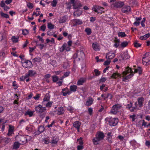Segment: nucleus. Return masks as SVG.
Wrapping results in <instances>:
<instances>
[{
    "mask_svg": "<svg viewBox=\"0 0 150 150\" xmlns=\"http://www.w3.org/2000/svg\"><path fill=\"white\" fill-rule=\"evenodd\" d=\"M85 57V54L84 52L82 51H76L73 55V57L74 59L79 61L81 59Z\"/></svg>",
    "mask_w": 150,
    "mask_h": 150,
    "instance_id": "20e7f679",
    "label": "nucleus"
},
{
    "mask_svg": "<svg viewBox=\"0 0 150 150\" xmlns=\"http://www.w3.org/2000/svg\"><path fill=\"white\" fill-rule=\"evenodd\" d=\"M150 36V34L148 33L143 36H141L140 37V39L141 40H146Z\"/></svg>",
    "mask_w": 150,
    "mask_h": 150,
    "instance_id": "393cba45",
    "label": "nucleus"
},
{
    "mask_svg": "<svg viewBox=\"0 0 150 150\" xmlns=\"http://www.w3.org/2000/svg\"><path fill=\"white\" fill-rule=\"evenodd\" d=\"M93 101V99L91 98H89L88 100L86 102V105L88 106H90L92 103Z\"/></svg>",
    "mask_w": 150,
    "mask_h": 150,
    "instance_id": "b1692460",
    "label": "nucleus"
},
{
    "mask_svg": "<svg viewBox=\"0 0 150 150\" xmlns=\"http://www.w3.org/2000/svg\"><path fill=\"white\" fill-rule=\"evenodd\" d=\"M17 140L20 144H25L26 142V138L22 136H19L17 137Z\"/></svg>",
    "mask_w": 150,
    "mask_h": 150,
    "instance_id": "6e6552de",
    "label": "nucleus"
},
{
    "mask_svg": "<svg viewBox=\"0 0 150 150\" xmlns=\"http://www.w3.org/2000/svg\"><path fill=\"white\" fill-rule=\"evenodd\" d=\"M52 78L53 81L54 82L57 81L58 80V77L57 76H52Z\"/></svg>",
    "mask_w": 150,
    "mask_h": 150,
    "instance_id": "680f3d73",
    "label": "nucleus"
},
{
    "mask_svg": "<svg viewBox=\"0 0 150 150\" xmlns=\"http://www.w3.org/2000/svg\"><path fill=\"white\" fill-rule=\"evenodd\" d=\"M67 19L66 16H65L61 17L59 19V22L60 23H62L65 22Z\"/></svg>",
    "mask_w": 150,
    "mask_h": 150,
    "instance_id": "aec40b11",
    "label": "nucleus"
},
{
    "mask_svg": "<svg viewBox=\"0 0 150 150\" xmlns=\"http://www.w3.org/2000/svg\"><path fill=\"white\" fill-rule=\"evenodd\" d=\"M110 60L109 59H107V60L104 62L103 64L105 66L109 65L110 62Z\"/></svg>",
    "mask_w": 150,
    "mask_h": 150,
    "instance_id": "603ef678",
    "label": "nucleus"
},
{
    "mask_svg": "<svg viewBox=\"0 0 150 150\" xmlns=\"http://www.w3.org/2000/svg\"><path fill=\"white\" fill-rule=\"evenodd\" d=\"M81 125V123L79 121H76L74 123L73 126L78 130L79 132L80 126Z\"/></svg>",
    "mask_w": 150,
    "mask_h": 150,
    "instance_id": "a211bd4d",
    "label": "nucleus"
},
{
    "mask_svg": "<svg viewBox=\"0 0 150 150\" xmlns=\"http://www.w3.org/2000/svg\"><path fill=\"white\" fill-rule=\"evenodd\" d=\"M27 6L30 9H32L33 7V4L30 2H28L27 3Z\"/></svg>",
    "mask_w": 150,
    "mask_h": 150,
    "instance_id": "3c124183",
    "label": "nucleus"
},
{
    "mask_svg": "<svg viewBox=\"0 0 150 150\" xmlns=\"http://www.w3.org/2000/svg\"><path fill=\"white\" fill-rule=\"evenodd\" d=\"M133 45L134 46L137 48L140 47L142 45L141 44L139 43L137 41H134Z\"/></svg>",
    "mask_w": 150,
    "mask_h": 150,
    "instance_id": "72a5a7b5",
    "label": "nucleus"
},
{
    "mask_svg": "<svg viewBox=\"0 0 150 150\" xmlns=\"http://www.w3.org/2000/svg\"><path fill=\"white\" fill-rule=\"evenodd\" d=\"M24 63H26L28 65H30L31 66V65H33V63L30 61L28 60H25L24 62Z\"/></svg>",
    "mask_w": 150,
    "mask_h": 150,
    "instance_id": "5fc2aeb1",
    "label": "nucleus"
},
{
    "mask_svg": "<svg viewBox=\"0 0 150 150\" xmlns=\"http://www.w3.org/2000/svg\"><path fill=\"white\" fill-rule=\"evenodd\" d=\"M46 28V26L45 25H42L40 28V30L42 31H44Z\"/></svg>",
    "mask_w": 150,
    "mask_h": 150,
    "instance_id": "e2e57ef3",
    "label": "nucleus"
},
{
    "mask_svg": "<svg viewBox=\"0 0 150 150\" xmlns=\"http://www.w3.org/2000/svg\"><path fill=\"white\" fill-rule=\"evenodd\" d=\"M57 4V0H53L51 2V5L54 7L56 6Z\"/></svg>",
    "mask_w": 150,
    "mask_h": 150,
    "instance_id": "864d4df0",
    "label": "nucleus"
},
{
    "mask_svg": "<svg viewBox=\"0 0 150 150\" xmlns=\"http://www.w3.org/2000/svg\"><path fill=\"white\" fill-rule=\"evenodd\" d=\"M136 108H137L136 106V107H132H132H129V109L130 110V111L131 112H133L134 110V109Z\"/></svg>",
    "mask_w": 150,
    "mask_h": 150,
    "instance_id": "69168bd1",
    "label": "nucleus"
},
{
    "mask_svg": "<svg viewBox=\"0 0 150 150\" xmlns=\"http://www.w3.org/2000/svg\"><path fill=\"white\" fill-rule=\"evenodd\" d=\"M28 30L24 29L22 30V34L25 35H27L28 33Z\"/></svg>",
    "mask_w": 150,
    "mask_h": 150,
    "instance_id": "13d9d810",
    "label": "nucleus"
},
{
    "mask_svg": "<svg viewBox=\"0 0 150 150\" xmlns=\"http://www.w3.org/2000/svg\"><path fill=\"white\" fill-rule=\"evenodd\" d=\"M5 57V54L3 52H0V60H3Z\"/></svg>",
    "mask_w": 150,
    "mask_h": 150,
    "instance_id": "a19ab883",
    "label": "nucleus"
},
{
    "mask_svg": "<svg viewBox=\"0 0 150 150\" xmlns=\"http://www.w3.org/2000/svg\"><path fill=\"white\" fill-rule=\"evenodd\" d=\"M117 35L119 37H124L127 36V35L125 34V32H119Z\"/></svg>",
    "mask_w": 150,
    "mask_h": 150,
    "instance_id": "a18cd8bd",
    "label": "nucleus"
},
{
    "mask_svg": "<svg viewBox=\"0 0 150 150\" xmlns=\"http://www.w3.org/2000/svg\"><path fill=\"white\" fill-rule=\"evenodd\" d=\"M35 111H27L25 113V115H28L29 116V117L32 116L33 114V113Z\"/></svg>",
    "mask_w": 150,
    "mask_h": 150,
    "instance_id": "7c9ffc66",
    "label": "nucleus"
},
{
    "mask_svg": "<svg viewBox=\"0 0 150 150\" xmlns=\"http://www.w3.org/2000/svg\"><path fill=\"white\" fill-rule=\"evenodd\" d=\"M18 37L17 38L15 36H13L11 38V40L14 43H16L18 41Z\"/></svg>",
    "mask_w": 150,
    "mask_h": 150,
    "instance_id": "4c0bfd02",
    "label": "nucleus"
},
{
    "mask_svg": "<svg viewBox=\"0 0 150 150\" xmlns=\"http://www.w3.org/2000/svg\"><path fill=\"white\" fill-rule=\"evenodd\" d=\"M85 31L87 35H89L92 33L91 30L90 28H86L85 30Z\"/></svg>",
    "mask_w": 150,
    "mask_h": 150,
    "instance_id": "2f4dec72",
    "label": "nucleus"
},
{
    "mask_svg": "<svg viewBox=\"0 0 150 150\" xmlns=\"http://www.w3.org/2000/svg\"><path fill=\"white\" fill-rule=\"evenodd\" d=\"M95 59H96V62H103L104 61V59H99V57L98 56H96L95 57Z\"/></svg>",
    "mask_w": 150,
    "mask_h": 150,
    "instance_id": "6e6d98bb",
    "label": "nucleus"
},
{
    "mask_svg": "<svg viewBox=\"0 0 150 150\" xmlns=\"http://www.w3.org/2000/svg\"><path fill=\"white\" fill-rule=\"evenodd\" d=\"M127 70L122 72V81H126V80H128L133 75V71L132 69L127 66Z\"/></svg>",
    "mask_w": 150,
    "mask_h": 150,
    "instance_id": "f257e3e1",
    "label": "nucleus"
},
{
    "mask_svg": "<svg viewBox=\"0 0 150 150\" xmlns=\"http://www.w3.org/2000/svg\"><path fill=\"white\" fill-rule=\"evenodd\" d=\"M86 79L84 78H81L78 81L77 85H82L86 81Z\"/></svg>",
    "mask_w": 150,
    "mask_h": 150,
    "instance_id": "a878e982",
    "label": "nucleus"
},
{
    "mask_svg": "<svg viewBox=\"0 0 150 150\" xmlns=\"http://www.w3.org/2000/svg\"><path fill=\"white\" fill-rule=\"evenodd\" d=\"M138 105L139 107H141L143 106V102L144 101V98L143 97H141L138 99Z\"/></svg>",
    "mask_w": 150,
    "mask_h": 150,
    "instance_id": "4be33fe9",
    "label": "nucleus"
},
{
    "mask_svg": "<svg viewBox=\"0 0 150 150\" xmlns=\"http://www.w3.org/2000/svg\"><path fill=\"white\" fill-rule=\"evenodd\" d=\"M121 106V105L119 104L113 105L110 112L113 114H116L119 112L118 110L120 109Z\"/></svg>",
    "mask_w": 150,
    "mask_h": 150,
    "instance_id": "39448f33",
    "label": "nucleus"
},
{
    "mask_svg": "<svg viewBox=\"0 0 150 150\" xmlns=\"http://www.w3.org/2000/svg\"><path fill=\"white\" fill-rule=\"evenodd\" d=\"M130 57V56L129 55L127 52L124 53V59H129Z\"/></svg>",
    "mask_w": 150,
    "mask_h": 150,
    "instance_id": "09e8293b",
    "label": "nucleus"
},
{
    "mask_svg": "<svg viewBox=\"0 0 150 150\" xmlns=\"http://www.w3.org/2000/svg\"><path fill=\"white\" fill-rule=\"evenodd\" d=\"M20 144L18 142H15L13 144V150H16L20 147Z\"/></svg>",
    "mask_w": 150,
    "mask_h": 150,
    "instance_id": "412c9836",
    "label": "nucleus"
},
{
    "mask_svg": "<svg viewBox=\"0 0 150 150\" xmlns=\"http://www.w3.org/2000/svg\"><path fill=\"white\" fill-rule=\"evenodd\" d=\"M142 63L145 66H148L150 64V53L146 52L142 57Z\"/></svg>",
    "mask_w": 150,
    "mask_h": 150,
    "instance_id": "7ed1b4c3",
    "label": "nucleus"
},
{
    "mask_svg": "<svg viewBox=\"0 0 150 150\" xmlns=\"http://www.w3.org/2000/svg\"><path fill=\"white\" fill-rule=\"evenodd\" d=\"M37 38L39 39V40L41 42H42L43 43L44 42V40L43 38L41 37L40 36H38Z\"/></svg>",
    "mask_w": 150,
    "mask_h": 150,
    "instance_id": "338daca9",
    "label": "nucleus"
},
{
    "mask_svg": "<svg viewBox=\"0 0 150 150\" xmlns=\"http://www.w3.org/2000/svg\"><path fill=\"white\" fill-rule=\"evenodd\" d=\"M52 102H49L48 103H47L46 104V107H51L52 104Z\"/></svg>",
    "mask_w": 150,
    "mask_h": 150,
    "instance_id": "774afa93",
    "label": "nucleus"
},
{
    "mask_svg": "<svg viewBox=\"0 0 150 150\" xmlns=\"http://www.w3.org/2000/svg\"><path fill=\"white\" fill-rule=\"evenodd\" d=\"M6 38V35L5 32L0 33V41H2L3 40H4Z\"/></svg>",
    "mask_w": 150,
    "mask_h": 150,
    "instance_id": "cd10ccee",
    "label": "nucleus"
},
{
    "mask_svg": "<svg viewBox=\"0 0 150 150\" xmlns=\"http://www.w3.org/2000/svg\"><path fill=\"white\" fill-rule=\"evenodd\" d=\"M57 114L58 115H60L62 114L64 112V110L63 107H60L58 108L57 110Z\"/></svg>",
    "mask_w": 150,
    "mask_h": 150,
    "instance_id": "bb28decb",
    "label": "nucleus"
},
{
    "mask_svg": "<svg viewBox=\"0 0 150 150\" xmlns=\"http://www.w3.org/2000/svg\"><path fill=\"white\" fill-rule=\"evenodd\" d=\"M2 139L3 140V141L5 142V143L8 144L11 141V139L8 138H3Z\"/></svg>",
    "mask_w": 150,
    "mask_h": 150,
    "instance_id": "ea45409f",
    "label": "nucleus"
},
{
    "mask_svg": "<svg viewBox=\"0 0 150 150\" xmlns=\"http://www.w3.org/2000/svg\"><path fill=\"white\" fill-rule=\"evenodd\" d=\"M92 47L93 49L96 51H99L100 49L98 43L96 42L93 43L92 44Z\"/></svg>",
    "mask_w": 150,
    "mask_h": 150,
    "instance_id": "9d476101",
    "label": "nucleus"
},
{
    "mask_svg": "<svg viewBox=\"0 0 150 150\" xmlns=\"http://www.w3.org/2000/svg\"><path fill=\"white\" fill-rule=\"evenodd\" d=\"M64 44H65V50L67 51H69L70 50L71 48H70V46H69L68 45H67L65 43H64Z\"/></svg>",
    "mask_w": 150,
    "mask_h": 150,
    "instance_id": "4d7b16f0",
    "label": "nucleus"
},
{
    "mask_svg": "<svg viewBox=\"0 0 150 150\" xmlns=\"http://www.w3.org/2000/svg\"><path fill=\"white\" fill-rule=\"evenodd\" d=\"M0 15L2 17L5 18H9V16L6 13H5L2 12L0 13Z\"/></svg>",
    "mask_w": 150,
    "mask_h": 150,
    "instance_id": "58836bf2",
    "label": "nucleus"
},
{
    "mask_svg": "<svg viewBox=\"0 0 150 150\" xmlns=\"http://www.w3.org/2000/svg\"><path fill=\"white\" fill-rule=\"evenodd\" d=\"M42 59L40 57H35L33 59V65L34 64L36 65L38 63H39L41 62Z\"/></svg>",
    "mask_w": 150,
    "mask_h": 150,
    "instance_id": "f8f14e48",
    "label": "nucleus"
},
{
    "mask_svg": "<svg viewBox=\"0 0 150 150\" xmlns=\"http://www.w3.org/2000/svg\"><path fill=\"white\" fill-rule=\"evenodd\" d=\"M118 122L117 118H110L109 120V125L111 126H115Z\"/></svg>",
    "mask_w": 150,
    "mask_h": 150,
    "instance_id": "0eeeda50",
    "label": "nucleus"
},
{
    "mask_svg": "<svg viewBox=\"0 0 150 150\" xmlns=\"http://www.w3.org/2000/svg\"><path fill=\"white\" fill-rule=\"evenodd\" d=\"M99 8H101L100 6H93L92 8V10L94 11L95 12L97 13L98 10Z\"/></svg>",
    "mask_w": 150,
    "mask_h": 150,
    "instance_id": "e433bc0d",
    "label": "nucleus"
},
{
    "mask_svg": "<svg viewBox=\"0 0 150 150\" xmlns=\"http://www.w3.org/2000/svg\"><path fill=\"white\" fill-rule=\"evenodd\" d=\"M82 139V137H80L79 139H77V141L78 142L79 144L80 145H82L83 144Z\"/></svg>",
    "mask_w": 150,
    "mask_h": 150,
    "instance_id": "bf43d9fd",
    "label": "nucleus"
},
{
    "mask_svg": "<svg viewBox=\"0 0 150 150\" xmlns=\"http://www.w3.org/2000/svg\"><path fill=\"white\" fill-rule=\"evenodd\" d=\"M95 136L92 140L94 144L95 145L99 144V142L103 139L105 137L104 134L101 132H97Z\"/></svg>",
    "mask_w": 150,
    "mask_h": 150,
    "instance_id": "f03ea898",
    "label": "nucleus"
},
{
    "mask_svg": "<svg viewBox=\"0 0 150 150\" xmlns=\"http://www.w3.org/2000/svg\"><path fill=\"white\" fill-rule=\"evenodd\" d=\"M122 76L120 74L117 72L113 73L111 76V78L114 79H116L118 77L121 78Z\"/></svg>",
    "mask_w": 150,
    "mask_h": 150,
    "instance_id": "5701e85b",
    "label": "nucleus"
},
{
    "mask_svg": "<svg viewBox=\"0 0 150 150\" xmlns=\"http://www.w3.org/2000/svg\"><path fill=\"white\" fill-rule=\"evenodd\" d=\"M50 94L47 93L45 95L44 97V98L43 99L44 101H48L49 100L50 98Z\"/></svg>",
    "mask_w": 150,
    "mask_h": 150,
    "instance_id": "f704fd0d",
    "label": "nucleus"
},
{
    "mask_svg": "<svg viewBox=\"0 0 150 150\" xmlns=\"http://www.w3.org/2000/svg\"><path fill=\"white\" fill-rule=\"evenodd\" d=\"M131 10L130 6L128 5H125L122 8L121 11L122 12L127 13L129 12Z\"/></svg>",
    "mask_w": 150,
    "mask_h": 150,
    "instance_id": "1a4fd4ad",
    "label": "nucleus"
},
{
    "mask_svg": "<svg viewBox=\"0 0 150 150\" xmlns=\"http://www.w3.org/2000/svg\"><path fill=\"white\" fill-rule=\"evenodd\" d=\"M120 41V40L115 37L114 40L115 44H114V46L116 48H117L119 46Z\"/></svg>",
    "mask_w": 150,
    "mask_h": 150,
    "instance_id": "6ab92c4d",
    "label": "nucleus"
},
{
    "mask_svg": "<svg viewBox=\"0 0 150 150\" xmlns=\"http://www.w3.org/2000/svg\"><path fill=\"white\" fill-rule=\"evenodd\" d=\"M128 42L127 41H124L122 42L120 45V46L123 48L126 47L128 45Z\"/></svg>",
    "mask_w": 150,
    "mask_h": 150,
    "instance_id": "c9c22d12",
    "label": "nucleus"
},
{
    "mask_svg": "<svg viewBox=\"0 0 150 150\" xmlns=\"http://www.w3.org/2000/svg\"><path fill=\"white\" fill-rule=\"evenodd\" d=\"M114 6L117 8H121L124 5V3L122 1L116 2L115 3Z\"/></svg>",
    "mask_w": 150,
    "mask_h": 150,
    "instance_id": "ddd939ff",
    "label": "nucleus"
},
{
    "mask_svg": "<svg viewBox=\"0 0 150 150\" xmlns=\"http://www.w3.org/2000/svg\"><path fill=\"white\" fill-rule=\"evenodd\" d=\"M70 73V72L69 71H68L65 73L64 75L63 76V78H64L69 76Z\"/></svg>",
    "mask_w": 150,
    "mask_h": 150,
    "instance_id": "0e129e2a",
    "label": "nucleus"
},
{
    "mask_svg": "<svg viewBox=\"0 0 150 150\" xmlns=\"http://www.w3.org/2000/svg\"><path fill=\"white\" fill-rule=\"evenodd\" d=\"M82 11L80 9H77L74 12V15L75 17L79 16L82 14Z\"/></svg>",
    "mask_w": 150,
    "mask_h": 150,
    "instance_id": "2eb2a0df",
    "label": "nucleus"
},
{
    "mask_svg": "<svg viewBox=\"0 0 150 150\" xmlns=\"http://www.w3.org/2000/svg\"><path fill=\"white\" fill-rule=\"evenodd\" d=\"M73 22L74 25H81L83 23L82 21L80 19H74L73 20Z\"/></svg>",
    "mask_w": 150,
    "mask_h": 150,
    "instance_id": "f3484780",
    "label": "nucleus"
},
{
    "mask_svg": "<svg viewBox=\"0 0 150 150\" xmlns=\"http://www.w3.org/2000/svg\"><path fill=\"white\" fill-rule=\"evenodd\" d=\"M101 8H99L98 10L97 11V13L98 14H101L102 13H104V12L103 10L104 8L103 7L100 6Z\"/></svg>",
    "mask_w": 150,
    "mask_h": 150,
    "instance_id": "37998d69",
    "label": "nucleus"
},
{
    "mask_svg": "<svg viewBox=\"0 0 150 150\" xmlns=\"http://www.w3.org/2000/svg\"><path fill=\"white\" fill-rule=\"evenodd\" d=\"M35 74V72L33 70H29L28 74H25V76L28 77L30 76H33Z\"/></svg>",
    "mask_w": 150,
    "mask_h": 150,
    "instance_id": "c85d7f7f",
    "label": "nucleus"
},
{
    "mask_svg": "<svg viewBox=\"0 0 150 150\" xmlns=\"http://www.w3.org/2000/svg\"><path fill=\"white\" fill-rule=\"evenodd\" d=\"M35 110L37 113L41 114L44 112L46 110L45 107H42V106L39 105L35 107Z\"/></svg>",
    "mask_w": 150,
    "mask_h": 150,
    "instance_id": "423d86ee",
    "label": "nucleus"
},
{
    "mask_svg": "<svg viewBox=\"0 0 150 150\" xmlns=\"http://www.w3.org/2000/svg\"><path fill=\"white\" fill-rule=\"evenodd\" d=\"M134 73H138L139 74H141L142 73V70L140 67H138L137 69H134Z\"/></svg>",
    "mask_w": 150,
    "mask_h": 150,
    "instance_id": "473e14b6",
    "label": "nucleus"
},
{
    "mask_svg": "<svg viewBox=\"0 0 150 150\" xmlns=\"http://www.w3.org/2000/svg\"><path fill=\"white\" fill-rule=\"evenodd\" d=\"M13 129L14 128L13 127H11V126L10 125L9 128L8 130V134L9 135L11 134L13 131Z\"/></svg>",
    "mask_w": 150,
    "mask_h": 150,
    "instance_id": "49530a36",
    "label": "nucleus"
},
{
    "mask_svg": "<svg viewBox=\"0 0 150 150\" xmlns=\"http://www.w3.org/2000/svg\"><path fill=\"white\" fill-rule=\"evenodd\" d=\"M77 87L75 85L71 86H70V89L71 91L75 92L76 91Z\"/></svg>",
    "mask_w": 150,
    "mask_h": 150,
    "instance_id": "c03bdc74",
    "label": "nucleus"
},
{
    "mask_svg": "<svg viewBox=\"0 0 150 150\" xmlns=\"http://www.w3.org/2000/svg\"><path fill=\"white\" fill-rule=\"evenodd\" d=\"M45 130V128L44 127L42 126H40L38 128V131L40 132V133H41L43 132Z\"/></svg>",
    "mask_w": 150,
    "mask_h": 150,
    "instance_id": "de8ad7c7",
    "label": "nucleus"
},
{
    "mask_svg": "<svg viewBox=\"0 0 150 150\" xmlns=\"http://www.w3.org/2000/svg\"><path fill=\"white\" fill-rule=\"evenodd\" d=\"M96 18L95 17H91L90 18V21L91 23L94 22L96 20Z\"/></svg>",
    "mask_w": 150,
    "mask_h": 150,
    "instance_id": "052dcab7",
    "label": "nucleus"
},
{
    "mask_svg": "<svg viewBox=\"0 0 150 150\" xmlns=\"http://www.w3.org/2000/svg\"><path fill=\"white\" fill-rule=\"evenodd\" d=\"M142 18L141 16L138 17H136L135 18L136 21L133 23L134 25L136 26H138L139 25L140 22V21L142 19Z\"/></svg>",
    "mask_w": 150,
    "mask_h": 150,
    "instance_id": "dca6fc26",
    "label": "nucleus"
},
{
    "mask_svg": "<svg viewBox=\"0 0 150 150\" xmlns=\"http://www.w3.org/2000/svg\"><path fill=\"white\" fill-rule=\"evenodd\" d=\"M65 45L64 44L62 45V46L59 49V51L60 52H63L65 50Z\"/></svg>",
    "mask_w": 150,
    "mask_h": 150,
    "instance_id": "8fccbe9b",
    "label": "nucleus"
},
{
    "mask_svg": "<svg viewBox=\"0 0 150 150\" xmlns=\"http://www.w3.org/2000/svg\"><path fill=\"white\" fill-rule=\"evenodd\" d=\"M72 5L73 8L75 9L80 8L82 6V4L79 1H75Z\"/></svg>",
    "mask_w": 150,
    "mask_h": 150,
    "instance_id": "9b49d317",
    "label": "nucleus"
},
{
    "mask_svg": "<svg viewBox=\"0 0 150 150\" xmlns=\"http://www.w3.org/2000/svg\"><path fill=\"white\" fill-rule=\"evenodd\" d=\"M115 56L114 53L111 52H109L106 54V58L107 59H110L113 58Z\"/></svg>",
    "mask_w": 150,
    "mask_h": 150,
    "instance_id": "4468645a",
    "label": "nucleus"
},
{
    "mask_svg": "<svg viewBox=\"0 0 150 150\" xmlns=\"http://www.w3.org/2000/svg\"><path fill=\"white\" fill-rule=\"evenodd\" d=\"M47 24L48 28L49 29L51 30L54 28V25L52 24L51 23H48Z\"/></svg>",
    "mask_w": 150,
    "mask_h": 150,
    "instance_id": "79ce46f5",
    "label": "nucleus"
},
{
    "mask_svg": "<svg viewBox=\"0 0 150 150\" xmlns=\"http://www.w3.org/2000/svg\"><path fill=\"white\" fill-rule=\"evenodd\" d=\"M112 133L111 132L108 133L107 134V140H108V142L110 143H112V135H111Z\"/></svg>",
    "mask_w": 150,
    "mask_h": 150,
    "instance_id": "c756f323",
    "label": "nucleus"
}]
</instances>
